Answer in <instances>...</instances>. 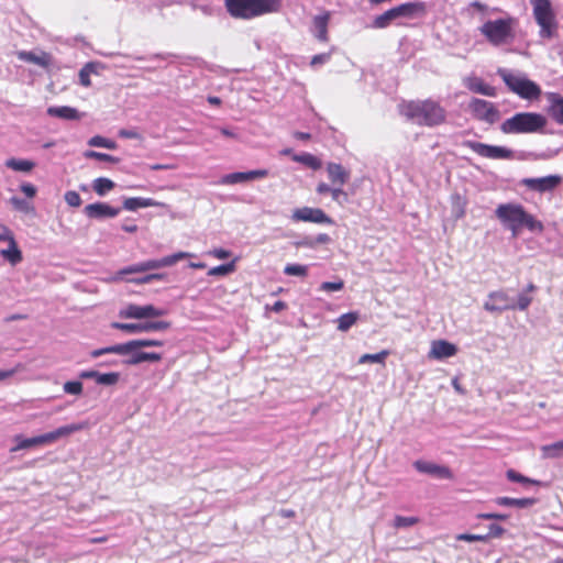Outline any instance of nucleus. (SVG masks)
Wrapping results in <instances>:
<instances>
[{"mask_svg":"<svg viewBox=\"0 0 563 563\" xmlns=\"http://www.w3.org/2000/svg\"><path fill=\"white\" fill-rule=\"evenodd\" d=\"M331 241L330 236L325 233H320L317 235L316 239H313L314 246L318 244H327Z\"/></svg>","mask_w":563,"mask_h":563,"instance_id":"obj_63","label":"nucleus"},{"mask_svg":"<svg viewBox=\"0 0 563 563\" xmlns=\"http://www.w3.org/2000/svg\"><path fill=\"white\" fill-rule=\"evenodd\" d=\"M427 11V4L421 1L401 3L377 15L372 22V27L386 29L398 19H422Z\"/></svg>","mask_w":563,"mask_h":563,"instance_id":"obj_5","label":"nucleus"},{"mask_svg":"<svg viewBox=\"0 0 563 563\" xmlns=\"http://www.w3.org/2000/svg\"><path fill=\"white\" fill-rule=\"evenodd\" d=\"M358 320V312L352 311L340 316L336 320L338 330L342 332L349 331Z\"/></svg>","mask_w":563,"mask_h":563,"instance_id":"obj_35","label":"nucleus"},{"mask_svg":"<svg viewBox=\"0 0 563 563\" xmlns=\"http://www.w3.org/2000/svg\"><path fill=\"white\" fill-rule=\"evenodd\" d=\"M547 118L537 112H518L505 120L500 130L505 134L541 133L547 126Z\"/></svg>","mask_w":563,"mask_h":563,"instance_id":"obj_4","label":"nucleus"},{"mask_svg":"<svg viewBox=\"0 0 563 563\" xmlns=\"http://www.w3.org/2000/svg\"><path fill=\"white\" fill-rule=\"evenodd\" d=\"M418 522V518L416 517H404L396 516L394 520L395 528H408Z\"/></svg>","mask_w":563,"mask_h":563,"instance_id":"obj_50","label":"nucleus"},{"mask_svg":"<svg viewBox=\"0 0 563 563\" xmlns=\"http://www.w3.org/2000/svg\"><path fill=\"white\" fill-rule=\"evenodd\" d=\"M497 75L503 79L507 88L521 99L534 100L541 96L540 86L530 80L523 73L498 68Z\"/></svg>","mask_w":563,"mask_h":563,"instance_id":"obj_6","label":"nucleus"},{"mask_svg":"<svg viewBox=\"0 0 563 563\" xmlns=\"http://www.w3.org/2000/svg\"><path fill=\"white\" fill-rule=\"evenodd\" d=\"M89 146L104 147L109 150L117 148V143L112 140L106 139L100 135H95L88 141Z\"/></svg>","mask_w":563,"mask_h":563,"instance_id":"obj_42","label":"nucleus"},{"mask_svg":"<svg viewBox=\"0 0 563 563\" xmlns=\"http://www.w3.org/2000/svg\"><path fill=\"white\" fill-rule=\"evenodd\" d=\"M164 203L156 201L152 198H143V197H131L125 198L123 200V209L128 211H136L140 208L147 207H162Z\"/></svg>","mask_w":563,"mask_h":563,"instance_id":"obj_28","label":"nucleus"},{"mask_svg":"<svg viewBox=\"0 0 563 563\" xmlns=\"http://www.w3.org/2000/svg\"><path fill=\"white\" fill-rule=\"evenodd\" d=\"M102 68L100 63L97 62H90L87 63L80 70H79V82L84 87H89L91 85L90 81V75L91 74H99V69Z\"/></svg>","mask_w":563,"mask_h":563,"instance_id":"obj_34","label":"nucleus"},{"mask_svg":"<svg viewBox=\"0 0 563 563\" xmlns=\"http://www.w3.org/2000/svg\"><path fill=\"white\" fill-rule=\"evenodd\" d=\"M63 389L69 395H80L82 393V384L79 380H69L64 384Z\"/></svg>","mask_w":563,"mask_h":563,"instance_id":"obj_47","label":"nucleus"},{"mask_svg":"<svg viewBox=\"0 0 563 563\" xmlns=\"http://www.w3.org/2000/svg\"><path fill=\"white\" fill-rule=\"evenodd\" d=\"M119 135L123 139H137L140 136L136 131L126 129L120 130Z\"/></svg>","mask_w":563,"mask_h":563,"instance_id":"obj_61","label":"nucleus"},{"mask_svg":"<svg viewBox=\"0 0 563 563\" xmlns=\"http://www.w3.org/2000/svg\"><path fill=\"white\" fill-rule=\"evenodd\" d=\"M465 146L471 148L474 153L482 157L490 159H510L512 158V151L497 145H489L476 141H466Z\"/></svg>","mask_w":563,"mask_h":563,"instance_id":"obj_12","label":"nucleus"},{"mask_svg":"<svg viewBox=\"0 0 563 563\" xmlns=\"http://www.w3.org/2000/svg\"><path fill=\"white\" fill-rule=\"evenodd\" d=\"M507 478L511 482H517V483H521L525 485H527V484L538 485L539 484V482L528 478V477L521 475L520 473L516 472L515 470L507 471Z\"/></svg>","mask_w":563,"mask_h":563,"instance_id":"obj_46","label":"nucleus"},{"mask_svg":"<svg viewBox=\"0 0 563 563\" xmlns=\"http://www.w3.org/2000/svg\"><path fill=\"white\" fill-rule=\"evenodd\" d=\"M65 201L70 207H79L81 205V198L77 191L69 190L64 196Z\"/></svg>","mask_w":563,"mask_h":563,"instance_id":"obj_52","label":"nucleus"},{"mask_svg":"<svg viewBox=\"0 0 563 563\" xmlns=\"http://www.w3.org/2000/svg\"><path fill=\"white\" fill-rule=\"evenodd\" d=\"M550 108L551 117L560 124H563V97L558 93H550Z\"/></svg>","mask_w":563,"mask_h":563,"instance_id":"obj_31","label":"nucleus"},{"mask_svg":"<svg viewBox=\"0 0 563 563\" xmlns=\"http://www.w3.org/2000/svg\"><path fill=\"white\" fill-rule=\"evenodd\" d=\"M210 254L219 260H227L231 256L230 251L224 249H214L213 251L210 252Z\"/></svg>","mask_w":563,"mask_h":563,"instance_id":"obj_60","label":"nucleus"},{"mask_svg":"<svg viewBox=\"0 0 563 563\" xmlns=\"http://www.w3.org/2000/svg\"><path fill=\"white\" fill-rule=\"evenodd\" d=\"M465 87L475 92L487 97H495L496 96V89L483 81V79L471 76L464 79Z\"/></svg>","mask_w":563,"mask_h":563,"instance_id":"obj_25","label":"nucleus"},{"mask_svg":"<svg viewBox=\"0 0 563 563\" xmlns=\"http://www.w3.org/2000/svg\"><path fill=\"white\" fill-rule=\"evenodd\" d=\"M562 183L560 175H548L539 178H523L520 185L536 192H549L554 190Z\"/></svg>","mask_w":563,"mask_h":563,"instance_id":"obj_17","label":"nucleus"},{"mask_svg":"<svg viewBox=\"0 0 563 563\" xmlns=\"http://www.w3.org/2000/svg\"><path fill=\"white\" fill-rule=\"evenodd\" d=\"M194 255L187 252H177L175 254L162 257L159 260H148L145 262H141L137 264L130 265L123 268L120 274H134V273H144L147 271H154L162 267H168L176 264L178 261L192 257Z\"/></svg>","mask_w":563,"mask_h":563,"instance_id":"obj_11","label":"nucleus"},{"mask_svg":"<svg viewBox=\"0 0 563 563\" xmlns=\"http://www.w3.org/2000/svg\"><path fill=\"white\" fill-rule=\"evenodd\" d=\"M470 108L476 119L489 124H494L500 118L499 110L492 102L484 99H473Z\"/></svg>","mask_w":563,"mask_h":563,"instance_id":"obj_13","label":"nucleus"},{"mask_svg":"<svg viewBox=\"0 0 563 563\" xmlns=\"http://www.w3.org/2000/svg\"><path fill=\"white\" fill-rule=\"evenodd\" d=\"M330 21V13L324 12L323 14L316 15L312 22V32L314 36L321 41H328V24Z\"/></svg>","mask_w":563,"mask_h":563,"instance_id":"obj_27","label":"nucleus"},{"mask_svg":"<svg viewBox=\"0 0 563 563\" xmlns=\"http://www.w3.org/2000/svg\"><path fill=\"white\" fill-rule=\"evenodd\" d=\"M21 191L29 198H33L36 195V188L30 183L21 185Z\"/></svg>","mask_w":563,"mask_h":563,"instance_id":"obj_59","label":"nucleus"},{"mask_svg":"<svg viewBox=\"0 0 563 563\" xmlns=\"http://www.w3.org/2000/svg\"><path fill=\"white\" fill-rule=\"evenodd\" d=\"M170 327L167 321H146L141 323H121L112 322L111 328L121 330L128 333H143V332H156L164 331Z\"/></svg>","mask_w":563,"mask_h":563,"instance_id":"obj_15","label":"nucleus"},{"mask_svg":"<svg viewBox=\"0 0 563 563\" xmlns=\"http://www.w3.org/2000/svg\"><path fill=\"white\" fill-rule=\"evenodd\" d=\"M505 533V529L496 523H492L488 526V532L486 534H483L486 537V541L490 538H499Z\"/></svg>","mask_w":563,"mask_h":563,"instance_id":"obj_54","label":"nucleus"},{"mask_svg":"<svg viewBox=\"0 0 563 563\" xmlns=\"http://www.w3.org/2000/svg\"><path fill=\"white\" fill-rule=\"evenodd\" d=\"M10 203L13 206V208L16 211L22 212L24 214H31L34 212L33 206L25 199H22L19 197H12L10 199Z\"/></svg>","mask_w":563,"mask_h":563,"instance_id":"obj_39","label":"nucleus"},{"mask_svg":"<svg viewBox=\"0 0 563 563\" xmlns=\"http://www.w3.org/2000/svg\"><path fill=\"white\" fill-rule=\"evenodd\" d=\"M128 355L129 357L122 361L126 366H135L143 362H159L163 358L161 353L143 352L141 350H133Z\"/></svg>","mask_w":563,"mask_h":563,"instance_id":"obj_24","label":"nucleus"},{"mask_svg":"<svg viewBox=\"0 0 563 563\" xmlns=\"http://www.w3.org/2000/svg\"><path fill=\"white\" fill-rule=\"evenodd\" d=\"M329 179L333 185L343 186L350 178V173L336 163H329L327 166Z\"/></svg>","mask_w":563,"mask_h":563,"instance_id":"obj_29","label":"nucleus"},{"mask_svg":"<svg viewBox=\"0 0 563 563\" xmlns=\"http://www.w3.org/2000/svg\"><path fill=\"white\" fill-rule=\"evenodd\" d=\"M295 245L297 247L305 246V247H314L313 239L309 236H305L302 240L295 242Z\"/></svg>","mask_w":563,"mask_h":563,"instance_id":"obj_62","label":"nucleus"},{"mask_svg":"<svg viewBox=\"0 0 563 563\" xmlns=\"http://www.w3.org/2000/svg\"><path fill=\"white\" fill-rule=\"evenodd\" d=\"M163 344V341L159 340L137 339L128 341L125 343H119L111 346L93 350L90 352V356L97 358L104 354L126 355L133 350H141L143 347L151 346H162Z\"/></svg>","mask_w":563,"mask_h":563,"instance_id":"obj_10","label":"nucleus"},{"mask_svg":"<svg viewBox=\"0 0 563 563\" xmlns=\"http://www.w3.org/2000/svg\"><path fill=\"white\" fill-rule=\"evenodd\" d=\"M413 466L420 473L429 474L438 478H452V472L450 471L449 467L443 465H438L431 462H424L419 460L413 463Z\"/></svg>","mask_w":563,"mask_h":563,"instance_id":"obj_21","label":"nucleus"},{"mask_svg":"<svg viewBox=\"0 0 563 563\" xmlns=\"http://www.w3.org/2000/svg\"><path fill=\"white\" fill-rule=\"evenodd\" d=\"M13 240L15 239L11 230L5 225L0 224V241H7L9 243Z\"/></svg>","mask_w":563,"mask_h":563,"instance_id":"obj_57","label":"nucleus"},{"mask_svg":"<svg viewBox=\"0 0 563 563\" xmlns=\"http://www.w3.org/2000/svg\"><path fill=\"white\" fill-rule=\"evenodd\" d=\"M120 208H114L106 202H93L84 208V213L89 219L103 220L115 218L120 213Z\"/></svg>","mask_w":563,"mask_h":563,"instance_id":"obj_19","label":"nucleus"},{"mask_svg":"<svg viewBox=\"0 0 563 563\" xmlns=\"http://www.w3.org/2000/svg\"><path fill=\"white\" fill-rule=\"evenodd\" d=\"M115 184L111 179L104 177L96 178L92 183L95 192L101 197L112 190Z\"/></svg>","mask_w":563,"mask_h":563,"instance_id":"obj_36","label":"nucleus"},{"mask_svg":"<svg viewBox=\"0 0 563 563\" xmlns=\"http://www.w3.org/2000/svg\"><path fill=\"white\" fill-rule=\"evenodd\" d=\"M280 5L282 0H225L228 12L245 20L277 12Z\"/></svg>","mask_w":563,"mask_h":563,"instance_id":"obj_3","label":"nucleus"},{"mask_svg":"<svg viewBox=\"0 0 563 563\" xmlns=\"http://www.w3.org/2000/svg\"><path fill=\"white\" fill-rule=\"evenodd\" d=\"M284 274L287 276L306 277L308 274V266L300 264H287L284 268Z\"/></svg>","mask_w":563,"mask_h":563,"instance_id":"obj_41","label":"nucleus"},{"mask_svg":"<svg viewBox=\"0 0 563 563\" xmlns=\"http://www.w3.org/2000/svg\"><path fill=\"white\" fill-rule=\"evenodd\" d=\"M532 302V297L526 294V291H522L519 294L517 300H515V310L519 309L521 311L528 309L530 303Z\"/></svg>","mask_w":563,"mask_h":563,"instance_id":"obj_48","label":"nucleus"},{"mask_svg":"<svg viewBox=\"0 0 563 563\" xmlns=\"http://www.w3.org/2000/svg\"><path fill=\"white\" fill-rule=\"evenodd\" d=\"M457 352V347L445 340H435L431 343V350L429 357L434 360H443L454 356Z\"/></svg>","mask_w":563,"mask_h":563,"instance_id":"obj_22","label":"nucleus"},{"mask_svg":"<svg viewBox=\"0 0 563 563\" xmlns=\"http://www.w3.org/2000/svg\"><path fill=\"white\" fill-rule=\"evenodd\" d=\"M166 275L162 274V273H153V274H147V275H145L143 277H140V278L132 279V282H134L136 284H150L153 280H161Z\"/></svg>","mask_w":563,"mask_h":563,"instance_id":"obj_53","label":"nucleus"},{"mask_svg":"<svg viewBox=\"0 0 563 563\" xmlns=\"http://www.w3.org/2000/svg\"><path fill=\"white\" fill-rule=\"evenodd\" d=\"M86 427L85 423H71L57 428L52 432H47L33 438H22L21 435L15 437L16 445L11 449L12 452L19 450H26L33 446L44 445L53 443L60 438L70 435L71 433L78 432Z\"/></svg>","mask_w":563,"mask_h":563,"instance_id":"obj_8","label":"nucleus"},{"mask_svg":"<svg viewBox=\"0 0 563 563\" xmlns=\"http://www.w3.org/2000/svg\"><path fill=\"white\" fill-rule=\"evenodd\" d=\"M18 58L26 63L38 65L43 68H47L52 63V56L46 52H41L40 54H36L31 51H21L18 53Z\"/></svg>","mask_w":563,"mask_h":563,"instance_id":"obj_26","label":"nucleus"},{"mask_svg":"<svg viewBox=\"0 0 563 563\" xmlns=\"http://www.w3.org/2000/svg\"><path fill=\"white\" fill-rule=\"evenodd\" d=\"M292 159L295 162L301 163V164L312 168L313 170L321 168V161L318 157H316L314 155L309 154V153L296 154L292 156Z\"/></svg>","mask_w":563,"mask_h":563,"instance_id":"obj_37","label":"nucleus"},{"mask_svg":"<svg viewBox=\"0 0 563 563\" xmlns=\"http://www.w3.org/2000/svg\"><path fill=\"white\" fill-rule=\"evenodd\" d=\"M495 503L499 506L529 508L537 503L536 498H511V497H498Z\"/></svg>","mask_w":563,"mask_h":563,"instance_id":"obj_32","label":"nucleus"},{"mask_svg":"<svg viewBox=\"0 0 563 563\" xmlns=\"http://www.w3.org/2000/svg\"><path fill=\"white\" fill-rule=\"evenodd\" d=\"M331 196L332 199L341 206L349 202V195L341 188V186L333 188V190H331Z\"/></svg>","mask_w":563,"mask_h":563,"instance_id":"obj_51","label":"nucleus"},{"mask_svg":"<svg viewBox=\"0 0 563 563\" xmlns=\"http://www.w3.org/2000/svg\"><path fill=\"white\" fill-rule=\"evenodd\" d=\"M477 518L484 519V520H500V521H504V520H507L509 518V516L506 515V514L483 512V514H478Z\"/></svg>","mask_w":563,"mask_h":563,"instance_id":"obj_56","label":"nucleus"},{"mask_svg":"<svg viewBox=\"0 0 563 563\" xmlns=\"http://www.w3.org/2000/svg\"><path fill=\"white\" fill-rule=\"evenodd\" d=\"M495 216L511 232L512 238L519 236L522 229L538 234L544 231L543 223L528 213L520 203H501L496 208Z\"/></svg>","mask_w":563,"mask_h":563,"instance_id":"obj_1","label":"nucleus"},{"mask_svg":"<svg viewBox=\"0 0 563 563\" xmlns=\"http://www.w3.org/2000/svg\"><path fill=\"white\" fill-rule=\"evenodd\" d=\"M343 287H344V282L339 279L336 282H323L320 285L319 290L327 291V292L340 291L343 289Z\"/></svg>","mask_w":563,"mask_h":563,"instance_id":"obj_49","label":"nucleus"},{"mask_svg":"<svg viewBox=\"0 0 563 563\" xmlns=\"http://www.w3.org/2000/svg\"><path fill=\"white\" fill-rule=\"evenodd\" d=\"M287 307L286 302L282 301V300H278L276 301L273 306H272V311L274 312H280L283 310H285Z\"/></svg>","mask_w":563,"mask_h":563,"instance_id":"obj_64","label":"nucleus"},{"mask_svg":"<svg viewBox=\"0 0 563 563\" xmlns=\"http://www.w3.org/2000/svg\"><path fill=\"white\" fill-rule=\"evenodd\" d=\"M0 255L13 266L23 260L22 252L18 247L15 240L9 242L8 249L1 250Z\"/></svg>","mask_w":563,"mask_h":563,"instance_id":"obj_33","label":"nucleus"},{"mask_svg":"<svg viewBox=\"0 0 563 563\" xmlns=\"http://www.w3.org/2000/svg\"><path fill=\"white\" fill-rule=\"evenodd\" d=\"M47 114L63 120H78L80 118L77 109L68 106L49 107L47 109Z\"/></svg>","mask_w":563,"mask_h":563,"instance_id":"obj_30","label":"nucleus"},{"mask_svg":"<svg viewBox=\"0 0 563 563\" xmlns=\"http://www.w3.org/2000/svg\"><path fill=\"white\" fill-rule=\"evenodd\" d=\"M5 166L15 172L29 173L34 168L35 164L29 159L10 158L7 161Z\"/></svg>","mask_w":563,"mask_h":563,"instance_id":"obj_38","label":"nucleus"},{"mask_svg":"<svg viewBox=\"0 0 563 563\" xmlns=\"http://www.w3.org/2000/svg\"><path fill=\"white\" fill-rule=\"evenodd\" d=\"M268 175V172L266 169H255V170H249V172H236L224 175L220 184L222 185H234L240 183H246L254 179H261Z\"/></svg>","mask_w":563,"mask_h":563,"instance_id":"obj_20","label":"nucleus"},{"mask_svg":"<svg viewBox=\"0 0 563 563\" xmlns=\"http://www.w3.org/2000/svg\"><path fill=\"white\" fill-rule=\"evenodd\" d=\"M456 540L466 542H486V537H484L483 534L461 533L456 536Z\"/></svg>","mask_w":563,"mask_h":563,"instance_id":"obj_55","label":"nucleus"},{"mask_svg":"<svg viewBox=\"0 0 563 563\" xmlns=\"http://www.w3.org/2000/svg\"><path fill=\"white\" fill-rule=\"evenodd\" d=\"M234 268H235L234 262H231V263H227V264H222V265L212 267L208 272V274L210 276H224V275L232 273L234 271Z\"/></svg>","mask_w":563,"mask_h":563,"instance_id":"obj_45","label":"nucleus"},{"mask_svg":"<svg viewBox=\"0 0 563 563\" xmlns=\"http://www.w3.org/2000/svg\"><path fill=\"white\" fill-rule=\"evenodd\" d=\"M387 355H388L387 351H382V352L376 353V354H364V355H362L360 357L358 363H361V364H364V363H384L385 358L387 357Z\"/></svg>","mask_w":563,"mask_h":563,"instance_id":"obj_44","label":"nucleus"},{"mask_svg":"<svg viewBox=\"0 0 563 563\" xmlns=\"http://www.w3.org/2000/svg\"><path fill=\"white\" fill-rule=\"evenodd\" d=\"M541 450L543 452V457H547V459L563 457V453H562V450L560 446V441L552 443V444L543 445Z\"/></svg>","mask_w":563,"mask_h":563,"instance_id":"obj_40","label":"nucleus"},{"mask_svg":"<svg viewBox=\"0 0 563 563\" xmlns=\"http://www.w3.org/2000/svg\"><path fill=\"white\" fill-rule=\"evenodd\" d=\"M515 23L516 19L510 15L488 20L479 27V32L492 45L500 46L514 40Z\"/></svg>","mask_w":563,"mask_h":563,"instance_id":"obj_7","label":"nucleus"},{"mask_svg":"<svg viewBox=\"0 0 563 563\" xmlns=\"http://www.w3.org/2000/svg\"><path fill=\"white\" fill-rule=\"evenodd\" d=\"M85 157L98 159L101 162H108V163H112V164H118L120 162V158H118L115 156H112V155H109L106 153L96 152V151H87L85 153Z\"/></svg>","mask_w":563,"mask_h":563,"instance_id":"obj_43","label":"nucleus"},{"mask_svg":"<svg viewBox=\"0 0 563 563\" xmlns=\"http://www.w3.org/2000/svg\"><path fill=\"white\" fill-rule=\"evenodd\" d=\"M484 309L492 313H501L506 310H515V299L504 290L492 291L487 296Z\"/></svg>","mask_w":563,"mask_h":563,"instance_id":"obj_14","label":"nucleus"},{"mask_svg":"<svg viewBox=\"0 0 563 563\" xmlns=\"http://www.w3.org/2000/svg\"><path fill=\"white\" fill-rule=\"evenodd\" d=\"M400 113L419 125H438L445 119L444 110L434 101H409L401 104Z\"/></svg>","mask_w":563,"mask_h":563,"instance_id":"obj_2","label":"nucleus"},{"mask_svg":"<svg viewBox=\"0 0 563 563\" xmlns=\"http://www.w3.org/2000/svg\"><path fill=\"white\" fill-rule=\"evenodd\" d=\"M533 16L540 26V36L550 38L555 27V14L550 0H531Z\"/></svg>","mask_w":563,"mask_h":563,"instance_id":"obj_9","label":"nucleus"},{"mask_svg":"<svg viewBox=\"0 0 563 563\" xmlns=\"http://www.w3.org/2000/svg\"><path fill=\"white\" fill-rule=\"evenodd\" d=\"M81 379H95L97 384L103 386H113L120 379V374L117 372L99 373L98 371L89 369L79 373Z\"/></svg>","mask_w":563,"mask_h":563,"instance_id":"obj_23","label":"nucleus"},{"mask_svg":"<svg viewBox=\"0 0 563 563\" xmlns=\"http://www.w3.org/2000/svg\"><path fill=\"white\" fill-rule=\"evenodd\" d=\"M166 314V310L154 307L153 305L137 306L129 305L119 312L121 318L126 319H147L157 318Z\"/></svg>","mask_w":563,"mask_h":563,"instance_id":"obj_18","label":"nucleus"},{"mask_svg":"<svg viewBox=\"0 0 563 563\" xmlns=\"http://www.w3.org/2000/svg\"><path fill=\"white\" fill-rule=\"evenodd\" d=\"M329 59H330V54L322 53V54L314 55L312 57L310 64H311V66H316V65L324 64V63L329 62Z\"/></svg>","mask_w":563,"mask_h":563,"instance_id":"obj_58","label":"nucleus"},{"mask_svg":"<svg viewBox=\"0 0 563 563\" xmlns=\"http://www.w3.org/2000/svg\"><path fill=\"white\" fill-rule=\"evenodd\" d=\"M291 220L295 222H312L319 224H333V220L320 208L302 207L292 211Z\"/></svg>","mask_w":563,"mask_h":563,"instance_id":"obj_16","label":"nucleus"}]
</instances>
